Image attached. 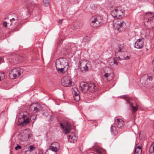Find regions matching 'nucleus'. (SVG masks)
Here are the masks:
<instances>
[{
  "label": "nucleus",
  "instance_id": "c85d7f7f",
  "mask_svg": "<svg viewBox=\"0 0 154 154\" xmlns=\"http://www.w3.org/2000/svg\"><path fill=\"white\" fill-rule=\"evenodd\" d=\"M79 93H78L77 92H75V96L77 97H78V98L77 99L76 98L74 97V99L76 101H78L79 100Z\"/></svg>",
  "mask_w": 154,
  "mask_h": 154
},
{
  "label": "nucleus",
  "instance_id": "b1692460",
  "mask_svg": "<svg viewBox=\"0 0 154 154\" xmlns=\"http://www.w3.org/2000/svg\"><path fill=\"white\" fill-rule=\"evenodd\" d=\"M149 152L150 154H154V145H152L149 147Z\"/></svg>",
  "mask_w": 154,
  "mask_h": 154
},
{
  "label": "nucleus",
  "instance_id": "4c0bfd02",
  "mask_svg": "<svg viewBox=\"0 0 154 154\" xmlns=\"http://www.w3.org/2000/svg\"><path fill=\"white\" fill-rule=\"evenodd\" d=\"M69 1L71 3H74L76 2L77 0H69Z\"/></svg>",
  "mask_w": 154,
  "mask_h": 154
},
{
  "label": "nucleus",
  "instance_id": "f257e3e1",
  "mask_svg": "<svg viewBox=\"0 0 154 154\" xmlns=\"http://www.w3.org/2000/svg\"><path fill=\"white\" fill-rule=\"evenodd\" d=\"M80 90L83 93H86L89 90L91 92H95L97 89V87L93 82L88 83L82 82L80 84Z\"/></svg>",
  "mask_w": 154,
  "mask_h": 154
},
{
  "label": "nucleus",
  "instance_id": "1a4fd4ad",
  "mask_svg": "<svg viewBox=\"0 0 154 154\" xmlns=\"http://www.w3.org/2000/svg\"><path fill=\"white\" fill-rule=\"evenodd\" d=\"M61 83L65 87L71 86L72 84L70 78L68 76H64L62 79Z\"/></svg>",
  "mask_w": 154,
  "mask_h": 154
},
{
  "label": "nucleus",
  "instance_id": "09e8293b",
  "mask_svg": "<svg viewBox=\"0 0 154 154\" xmlns=\"http://www.w3.org/2000/svg\"><path fill=\"white\" fill-rule=\"evenodd\" d=\"M1 59L0 58V64L1 63Z\"/></svg>",
  "mask_w": 154,
  "mask_h": 154
},
{
  "label": "nucleus",
  "instance_id": "c03bdc74",
  "mask_svg": "<svg viewBox=\"0 0 154 154\" xmlns=\"http://www.w3.org/2000/svg\"><path fill=\"white\" fill-rule=\"evenodd\" d=\"M10 21H11V22H12V21H14V20H15V19L14 18H12V19H10Z\"/></svg>",
  "mask_w": 154,
  "mask_h": 154
},
{
  "label": "nucleus",
  "instance_id": "9d476101",
  "mask_svg": "<svg viewBox=\"0 0 154 154\" xmlns=\"http://www.w3.org/2000/svg\"><path fill=\"white\" fill-rule=\"evenodd\" d=\"M153 79V77L150 74H145L143 75L140 79V82L142 84H145L146 81H148L152 82Z\"/></svg>",
  "mask_w": 154,
  "mask_h": 154
},
{
  "label": "nucleus",
  "instance_id": "a878e982",
  "mask_svg": "<svg viewBox=\"0 0 154 154\" xmlns=\"http://www.w3.org/2000/svg\"><path fill=\"white\" fill-rule=\"evenodd\" d=\"M65 67H60L58 68H56V69L58 71V72L59 73H63V72L64 69L65 68Z\"/></svg>",
  "mask_w": 154,
  "mask_h": 154
},
{
  "label": "nucleus",
  "instance_id": "e433bc0d",
  "mask_svg": "<svg viewBox=\"0 0 154 154\" xmlns=\"http://www.w3.org/2000/svg\"><path fill=\"white\" fill-rule=\"evenodd\" d=\"M35 147H34L33 146L31 145L30 146V149L29 150V151L30 152H31L32 150Z\"/></svg>",
  "mask_w": 154,
  "mask_h": 154
},
{
  "label": "nucleus",
  "instance_id": "7ed1b4c3",
  "mask_svg": "<svg viewBox=\"0 0 154 154\" xmlns=\"http://www.w3.org/2000/svg\"><path fill=\"white\" fill-rule=\"evenodd\" d=\"M113 28L119 32L125 31L126 29V23L121 19H115L113 22Z\"/></svg>",
  "mask_w": 154,
  "mask_h": 154
},
{
  "label": "nucleus",
  "instance_id": "0eeeda50",
  "mask_svg": "<svg viewBox=\"0 0 154 154\" xmlns=\"http://www.w3.org/2000/svg\"><path fill=\"white\" fill-rule=\"evenodd\" d=\"M123 97L125 100L127 101V103L129 104L130 107V110L132 113L134 114L138 110V107L137 106H133L132 103L130 102L131 98L127 95H125L123 96Z\"/></svg>",
  "mask_w": 154,
  "mask_h": 154
},
{
  "label": "nucleus",
  "instance_id": "3c124183",
  "mask_svg": "<svg viewBox=\"0 0 154 154\" xmlns=\"http://www.w3.org/2000/svg\"><path fill=\"white\" fill-rule=\"evenodd\" d=\"M51 118H52V117H53H53H54V116H53L52 115L51 116Z\"/></svg>",
  "mask_w": 154,
  "mask_h": 154
},
{
  "label": "nucleus",
  "instance_id": "423d86ee",
  "mask_svg": "<svg viewBox=\"0 0 154 154\" xmlns=\"http://www.w3.org/2000/svg\"><path fill=\"white\" fill-rule=\"evenodd\" d=\"M102 20L96 16L92 17L91 19V25L94 27H97L102 24Z\"/></svg>",
  "mask_w": 154,
  "mask_h": 154
},
{
  "label": "nucleus",
  "instance_id": "a18cd8bd",
  "mask_svg": "<svg viewBox=\"0 0 154 154\" xmlns=\"http://www.w3.org/2000/svg\"><path fill=\"white\" fill-rule=\"evenodd\" d=\"M129 59V57L128 56H126V57L125 58V59Z\"/></svg>",
  "mask_w": 154,
  "mask_h": 154
},
{
  "label": "nucleus",
  "instance_id": "6e6552de",
  "mask_svg": "<svg viewBox=\"0 0 154 154\" xmlns=\"http://www.w3.org/2000/svg\"><path fill=\"white\" fill-rule=\"evenodd\" d=\"M88 62L86 60H84L80 61L79 67L81 70L82 72H85L88 69V67L87 66Z\"/></svg>",
  "mask_w": 154,
  "mask_h": 154
},
{
  "label": "nucleus",
  "instance_id": "79ce46f5",
  "mask_svg": "<svg viewBox=\"0 0 154 154\" xmlns=\"http://www.w3.org/2000/svg\"><path fill=\"white\" fill-rule=\"evenodd\" d=\"M113 63L114 64H117V61L115 59H113Z\"/></svg>",
  "mask_w": 154,
  "mask_h": 154
},
{
  "label": "nucleus",
  "instance_id": "473e14b6",
  "mask_svg": "<svg viewBox=\"0 0 154 154\" xmlns=\"http://www.w3.org/2000/svg\"><path fill=\"white\" fill-rule=\"evenodd\" d=\"M135 150H137L139 151L140 150L141 151H142V147L140 146H138L136 148H135Z\"/></svg>",
  "mask_w": 154,
  "mask_h": 154
},
{
  "label": "nucleus",
  "instance_id": "72a5a7b5",
  "mask_svg": "<svg viewBox=\"0 0 154 154\" xmlns=\"http://www.w3.org/2000/svg\"><path fill=\"white\" fill-rule=\"evenodd\" d=\"M9 24V23H8L6 21H4L3 23V26L5 27H7V25Z\"/></svg>",
  "mask_w": 154,
  "mask_h": 154
},
{
  "label": "nucleus",
  "instance_id": "9b49d317",
  "mask_svg": "<svg viewBox=\"0 0 154 154\" xmlns=\"http://www.w3.org/2000/svg\"><path fill=\"white\" fill-rule=\"evenodd\" d=\"M60 125L61 127L63 130V133L66 134L68 133L71 128V126L67 122H65L64 123H60Z\"/></svg>",
  "mask_w": 154,
  "mask_h": 154
},
{
  "label": "nucleus",
  "instance_id": "2f4dec72",
  "mask_svg": "<svg viewBox=\"0 0 154 154\" xmlns=\"http://www.w3.org/2000/svg\"><path fill=\"white\" fill-rule=\"evenodd\" d=\"M142 151H141L140 150L139 151L137 150H135L134 154H141Z\"/></svg>",
  "mask_w": 154,
  "mask_h": 154
},
{
  "label": "nucleus",
  "instance_id": "603ef678",
  "mask_svg": "<svg viewBox=\"0 0 154 154\" xmlns=\"http://www.w3.org/2000/svg\"><path fill=\"white\" fill-rule=\"evenodd\" d=\"M12 23L10 24V26L12 25Z\"/></svg>",
  "mask_w": 154,
  "mask_h": 154
},
{
  "label": "nucleus",
  "instance_id": "37998d69",
  "mask_svg": "<svg viewBox=\"0 0 154 154\" xmlns=\"http://www.w3.org/2000/svg\"><path fill=\"white\" fill-rule=\"evenodd\" d=\"M63 20H60L58 22V23H59L60 24H61L62 23V21Z\"/></svg>",
  "mask_w": 154,
  "mask_h": 154
},
{
  "label": "nucleus",
  "instance_id": "20e7f679",
  "mask_svg": "<svg viewBox=\"0 0 154 154\" xmlns=\"http://www.w3.org/2000/svg\"><path fill=\"white\" fill-rule=\"evenodd\" d=\"M21 71L22 70L19 67L11 70L9 74V77L11 79L17 78L20 75Z\"/></svg>",
  "mask_w": 154,
  "mask_h": 154
},
{
  "label": "nucleus",
  "instance_id": "412c9836",
  "mask_svg": "<svg viewBox=\"0 0 154 154\" xmlns=\"http://www.w3.org/2000/svg\"><path fill=\"white\" fill-rule=\"evenodd\" d=\"M20 61V59L17 58L16 59L15 58L14 59L13 58L11 60V62L12 63L14 64H16L17 63H18Z\"/></svg>",
  "mask_w": 154,
  "mask_h": 154
},
{
  "label": "nucleus",
  "instance_id": "8fccbe9b",
  "mask_svg": "<svg viewBox=\"0 0 154 154\" xmlns=\"http://www.w3.org/2000/svg\"><path fill=\"white\" fill-rule=\"evenodd\" d=\"M75 49H72V48H71V50H75Z\"/></svg>",
  "mask_w": 154,
  "mask_h": 154
},
{
  "label": "nucleus",
  "instance_id": "c9c22d12",
  "mask_svg": "<svg viewBox=\"0 0 154 154\" xmlns=\"http://www.w3.org/2000/svg\"><path fill=\"white\" fill-rule=\"evenodd\" d=\"M21 146H20L18 145L16 147H15V149L16 150H18L19 149H21Z\"/></svg>",
  "mask_w": 154,
  "mask_h": 154
},
{
  "label": "nucleus",
  "instance_id": "a211bd4d",
  "mask_svg": "<svg viewBox=\"0 0 154 154\" xmlns=\"http://www.w3.org/2000/svg\"><path fill=\"white\" fill-rule=\"evenodd\" d=\"M111 132L112 134L116 135L117 134L118 132L116 127L114 126H112L111 128Z\"/></svg>",
  "mask_w": 154,
  "mask_h": 154
},
{
  "label": "nucleus",
  "instance_id": "2eb2a0df",
  "mask_svg": "<svg viewBox=\"0 0 154 154\" xmlns=\"http://www.w3.org/2000/svg\"><path fill=\"white\" fill-rule=\"evenodd\" d=\"M115 123L119 128H122L124 125V122L121 119H117L115 120Z\"/></svg>",
  "mask_w": 154,
  "mask_h": 154
},
{
  "label": "nucleus",
  "instance_id": "49530a36",
  "mask_svg": "<svg viewBox=\"0 0 154 154\" xmlns=\"http://www.w3.org/2000/svg\"><path fill=\"white\" fill-rule=\"evenodd\" d=\"M112 77H111V78H108V79H107V80L109 81H110V80H111L112 79Z\"/></svg>",
  "mask_w": 154,
  "mask_h": 154
},
{
  "label": "nucleus",
  "instance_id": "f8f14e48",
  "mask_svg": "<svg viewBox=\"0 0 154 154\" xmlns=\"http://www.w3.org/2000/svg\"><path fill=\"white\" fill-rule=\"evenodd\" d=\"M66 64V60L65 59L61 58L57 61L56 63V68L60 67H65Z\"/></svg>",
  "mask_w": 154,
  "mask_h": 154
},
{
  "label": "nucleus",
  "instance_id": "dca6fc26",
  "mask_svg": "<svg viewBox=\"0 0 154 154\" xmlns=\"http://www.w3.org/2000/svg\"><path fill=\"white\" fill-rule=\"evenodd\" d=\"M68 139L69 142L74 143L77 141V137L74 134H71L69 135Z\"/></svg>",
  "mask_w": 154,
  "mask_h": 154
},
{
  "label": "nucleus",
  "instance_id": "39448f33",
  "mask_svg": "<svg viewBox=\"0 0 154 154\" xmlns=\"http://www.w3.org/2000/svg\"><path fill=\"white\" fill-rule=\"evenodd\" d=\"M124 12L123 11L115 9L112 11L111 14L113 17L116 18L115 19H119L124 16Z\"/></svg>",
  "mask_w": 154,
  "mask_h": 154
},
{
  "label": "nucleus",
  "instance_id": "c756f323",
  "mask_svg": "<svg viewBox=\"0 0 154 154\" xmlns=\"http://www.w3.org/2000/svg\"><path fill=\"white\" fill-rule=\"evenodd\" d=\"M91 8L93 10H94L96 8V7L94 4H92L91 5Z\"/></svg>",
  "mask_w": 154,
  "mask_h": 154
},
{
  "label": "nucleus",
  "instance_id": "bb28decb",
  "mask_svg": "<svg viewBox=\"0 0 154 154\" xmlns=\"http://www.w3.org/2000/svg\"><path fill=\"white\" fill-rule=\"evenodd\" d=\"M5 77V74L4 72H0V81L3 79Z\"/></svg>",
  "mask_w": 154,
  "mask_h": 154
},
{
  "label": "nucleus",
  "instance_id": "a19ab883",
  "mask_svg": "<svg viewBox=\"0 0 154 154\" xmlns=\"http://www.w3.org/2000/svg\"><path fill=\"white\" fill-rule=\"evenodd\" d=\"M27 117V116L26 115H23V116H22V118L23 119H26V118Z\"/></svg>",
  "mask_w": 154,
  "mask_h": 154
},
{
  "label": "nucleus",
  "instance_id": "de8ad7c7",
  "mask_svg": "<svg viewBox=\"0 0 154 154\" xmlns=\"http://www.w3.org/2000/svg\"><path fill=\"white\" fill-rule=\"evenodd\" d=\"M36 119V117H35V118H34V117L32 119H33L34 120H35Z\"/></svg>",
  "mask_w": 154,
  "mask_h": 154
},
{
  "label": "nucleus",
  "instance_id": "aec40b11",
  "mask_svg": "<svg viewBox=\"0 0 154 154\" xmlns=\"http://www.w3.org/2000/svg\"><path fill=\"white\" fill-rule=\"evenodd\" d=\"M56 152L53 151L51 148H49L46 150L45 154H57Z\"/></svg>",
  "mask_w": 154,
  "mask_h": 154
},
{
  "label": "nucleus",
  "instance_id": "5701e85b",
  "mask_svg": "<svg viewBox=\"0 0 154 154\" xmlns=\"http://www.w3.org/2000/svg\"><path fill=\"white\" fill-rule=\"evenodd\" d=\"M123 43L121 44L120 45H119V47L116 49V52H120L121 51L122 49L123 48Z\"/></svg>",
  "mask_w": 154,
  "mask_h": 154
},
{
  "label": "nucleus",
  "instance_id": "ea45409f",
  "mask_svg": "<svg viewBox=\"0 0 154 154\" xmlns=\"http://www.w3.org/2000/svg\"><path fill=\"white\" fill-rule=\"evenodd\" d=\"M39 108H38L37 107H35L34 109V111H37L38 110Z\"/></svg>",
  "mask_w": 154,
  "mask_h": 154
},
{
  "label": "nucleus",
  "instance_id": "393cba45",
  "mask_svg": "<svg viewBox=\"0 0 154 154\" xmlns=\"http://www.w3.org/2000/svg\"><path fill=\"white\" fill-rule=\"evenodd\" d=\"M50 2V0H43V4L45 7L48 6L49 5Z\"/></svg>",
  "mask_w": 154,
  "mask_h": 154
},
{
  "label": "nucleus",
  "instance_id": "4be33fe9",
  "mask_svg": "<svg viewBox=\"0 0 154 154\" xmlns=\"http://www.w3.org/2000/svg\"><path fill=\"white\" fill-rule=\"evenodd\" d=\"M29 122V119L28 118H26V119H23V122L20 123V124L23 125H26Z\"/></svg>",
  "mask_w": 154,
  "mask_h": 154
},
{
  "label": "nucleus",
  "instance_id": "6ab92c4d",
  "mask_svg": "<svg viewBox=\"0 0 154 154\" xmlns=\"http://www.w3.org/2000/svg\"><path fill=\"white\" fill-rule=\"evenodd\" d=\"M74 26L78 29H80L83 26V23L80 22H77L74 24Z\"/></svg>",
  "mask_w": 154,
  "mask_h": 154
},
{
  "label": "nucleus",
  "instance_id": "58836bf2",
  "mask_svg": "<svg viewBox=\"0 0 154 154\" xmlns=\"http://www.w3.org/2000/svg\"><path fill=\"white\" fill-rule=\"evenodd\" d=\"M96 151L99 154H102V152L100 150L97 149Z\"/></svg>",
  "mask_w": 154,
  "mask_h": 154
},
{
  "label": "nucleus",
  "instance_id": "ddd939ff",
  "mask_svg": "<svg viewBox=\"0 0 154 154\" xmlns=\"http://www.w3.org/2000/svg\"><path fill=\"white\" fill-rule=\"evenodd\" d=\"M144 45V43L142 39L140 38L138 39L135 43L134 47L138 49H141L143 48Z\"/></svg>",
  "mask_w": 154,
  "mask_h": 154
},
{
  "label": "nucleus",
  "instance_id": "f704fd0d",
  "mask_svg": "<svg viewBox=\"0 0 154 154\" xmlns=\"http://www.w3.org/2000/svg\"><path fill=\"white\" fill-rule=\"evenodd\" d=\"M104 76L106 78H109L110 75V74H109L108 73H105L104 75Z\"/></svg>",
  "mask_w": 154,
  "mask_h": 154
},
{
  "label": "nucleus",
  "instance_id": "f3484780",
  "mask_svg": "<svg viewBox=\"0 0 154 154\" xmlns=\"http://www.w3.org/2000/svg\"><path fill=\"white\" fill-rule=\"evenodd\" d=\"M145 87H146L148 88H152L154 86V85L151 82H149L148 81H146V82L145 84H142Z\"/></svg>",
  "mask_w": 154,
  "mask_h": 154
},
{
  "label": "nucleus",
  "instance_id": "f03ea898",
  "mask_svg": "<svg viewBox=\"0 0 154 154\" xmlns=\"http://www.w3.org/2000/svg\"><path fill=\"white\" fill-rule=\"evenodd\" d=\"M145 24L147 28L151 29L154 27V14L148 12L146 13L145 16Z\"/></svg>",
  "mask_w": 154,
  "mask_h": 154
},
{
  "label": "nucleus",
  "instance_id": "cd10ccee",
  "mask_svg": "<svg viewBox=\"0 0 154 154\" xmlns=\"http://www.w3.org/2000/svg\"><path fill=\"white\" fill-rule=\"evenodd\" d=\"M90 39V38L88 36H86L84 37L83 39V41L85 42H88Z\"/></svg>",
  "mask_w": 154,
  "mask_h": 154
},
{
  "label": "nucleus",
  "instance_id": "4468645a",
  "mask_svg": "<svg viewBox=\"0 0 154 154\" xmlns=\"http://www.w3.org/2000/svg\"><path fill=\"white\" fill-rule=\"evenodd\" d=\"M59 144L57 142H55L52 143L49 148L52 149L53 151L57 152L59 147Z\"/></svg>",
  "mask_w": 154,
  "mask_h": 154
},
{
  "label": "nucleus",
  "instance_id": "7c9ffc66",
  "mask_svg": "<svg viewBox=\"0 0 154 154\" xmlns=\"http://www.w3.org/2000/svg\"><path fill=\"white\" fill-rule=\"evenodd\" d=\"M25 136L27 137L26 140H27L28 139L31 137L32 136V134L31 133L27 134L25 135Z\"/></svg>",
  "mask_w": 154,
  "mask_h": 154
}]
</instances>
